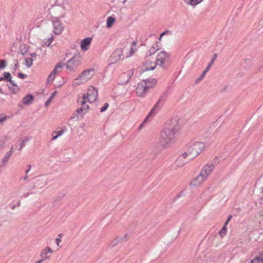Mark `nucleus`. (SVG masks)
Instances as JSON below:
<instances>
[{"label": "nucleus", "mask_w": 263, "mask_h": 263, "mask_svg": "<svg viewBox=\"0 0 263 263\" xmlns=\"http://www.w3.org/2000/svg\"><path fill=\"white\" fill-rule=\"evenodd\" d=\"M87 100L86 97L84 94H82V97H79L78 98L77 102L78 104L84 106Z\"/></svg>", "instance_id": "nucleus-21"}, {"label": "nucleus", "mask_w": 263, "mask_h": 263, "mask_svg": "<svg viewBox=\"0 0 263 263\" xmlns=\"http://www.w3.org/2000/svg\"><path fill=\"white\" fill-rule=\"evenodd\" d=\"M205 74H206V73L204 71H203L202 74L197 78L195 82H198L201 81L203 79V78L204 77Z\"/></svg>", "instance_id": "nucleus-40"}, {"label": "nucleus", "mask_w": 263, "mask_h": 263, "mask_svg": "<svg viewBox=\"0 0 263 263\" xmlns=\"http://www.w3.org/2000/svg\"><path fill=\"white\" fill-rule=\"evenodd\" d=\"M227 232V226H224L221 229V230L219 231V235L221 236V237H223L224 235H226V233Z\"/></svg>", "instance_id": "nucleus-28"}, {"label": "nucleus", "mask_w": 263, "mask_h": 263, "mask_svg": "<svg viewBox=\"0 0 263 263\" xmlns=\"http://www.w3.org/2000/svg\"><path fill=\"white\" fill-rule=\"evenodd\" d=\"M164 128L176 135L180 128L178 118L175 117L168 120L166 122Z\"/></svg>", "instance_id": "nucleus-4"}, {"label": "nucleus", "mask_w": 263, "mask_h": 263, "mask_svg": "<svg viewBox=\"0 0 263 263\" xmlns=\"http://www.w3.org/2000/svg\"><path fill=\"white\" fill-rule=\"evenodd\" d=\"M79 117H80V115L76 111H75L71 115L70 119L78 120Z\"/></svg>", "instance_id": "nucleus-35"}, {"label": "nucleus", "mask_w": 263, "mask_h": 263, "mask_svg": "<svg viewBox=\"0 0 263 263\" xmlns=\"http://www.w3.org/2000/svg\"><path fill=\"white\" fill-rule=\"evenodd\" d=\"M95 74V69L90 68L84 70L76 79V80L87 81L89 80Z\"/></svg>", "instance_id": "nucleus-6"}, {"label": "nucleus", "mask_w": 263, "mask_h": 263, "mask_svg": "<svg viewBox=\"0 0 263 263\" xmlns=\"http://www.w3.org/2000/svg\"><path fill=\"white\" fill-rule=\"evenodd\" d=\"M7 139L5 138L0 139V149H3L5 146Z\"/></svg>", "instance_id": "nucleus-32"}, {"label": "nucleus", "mask_w": 263, "mask_h": 263, "mask_svg": "<svg viewBox=\"0 0 263 263\" xmlns=\"http://www.w3.org/2000/svg\"><path fill=\"white\" fill-rule=\"evenodd\" d=\"M61 242V238H57L55 239V242H56V244L59 246V245H60V243Z\"/></svg>", "instance_id": "nucleus-51"}, {"label": "nucleus", "mask_w": 263, "mask_h": 263, "mask_svg": "<svg viewBox=\"0 0 263 263\" xmlns=\"http://www.w3.org/2000/svg\"><path fill=\"white\" fill-rule=\"evenodd\" d=\"M53 40V37H49L48 40L45 42V45L47 46H49L51 43L52 42Z\"/></svg>", "instance_id": "nucleus-42"}, {"label": "nucleus", "mask_w": 263, "mask_h": 263, "mask_svg": "<svg viewBox=\"0 0 263 263\" xmlns=\"http://www.w3.org/2000/svg\"><path fill=\"white\" fill-rule=\"evenodd\" d=\"M109 106V104L108 103H105L103 106H102L101 108H100V111L101 112H103V111H105L108 107Z\"/></svg>", "instance_id": "nucleus-41"}, {"label": "nucleus", "mask_w": 263, "mask_h": 263, "mask_svg": "<svg viewBox=\"0 0 263 263\" xmlns=\"http://www.w3.org/2000/svg\"><path fill=\"white\" fill-rule=\"evenodd\" d=\"M63 0H57V4L61 6L64 9H66L69 6V2L66 0V2H63Z\"/></svg>", "instance_id": "nucleus-26"}, {"label": "nucleus", "mask_w": 263, "mask_h": 263, "mask_svg": "<svg viewBox=\"0 0 263 263\" xmlns=\"http://www.w3.org/2000/svg\"><path fill=\"white\" fill-rule=\"evenodd\" d=\"M26 167L27 168H26V170L25 171V173H26V174H27L29 172V171H30L31 166V165L28 164V165H27Z\"/></svg>", "instance_id": "nucleus-47"}, {"label": "nucleus", "mask_w": 263, "mask_h": 263, "mask_svg": "<svg viewBox=\"0 0 263 263\" xmlns=\"http://www.w3.org/2000/svg\"><path fill=\"white\" fill-rule=\"evenodd\" d=\"M48 253H52V250L50 248L47 247L41 252V256L42 257L44 258V259L48 258L49 257L47 256Z\"/></svg>", "instance_id": "nucleus-20"}, {"label": "nucleus", "mask_w": 263, "mask_h": 263, "mask_svg": "<svg viewBox=\"0 0 263 263\" xmlns=\"http://www.w3.org/2000/svg\"><path fill=\"white\" fill-rule=\"evenodd\" d=\"M19 53L23 54V55H25V54L27 52V49L26 48V46L25 45H21L19 47Z\"/></svg>", "instance_id": "nucleus-29"}, {"label": "nucleus", "mask_w": 263, "mask_h": 263, "mask_svg": "<svg viewBox=\"0 0 263 263\" xmlns=\"http://www.w3.org/2000/svg\"><path fill=\"white\" fill-rule=\"evenodd\" d=\"M18 67H19L18 64L17 63L15 64L14 66V70H15L16 69H17L18 68Z\"/></svg>", "instance_id": "nucleus-56"}, {"label": "nucleus", "mask_w": 263, "mask_h": 263, "mask_svg": "<svg viewBox=\"0 0 263 263\" xmlns=\"http://www.w3.org/2000/svg\"><path fill=\"white\" fill-rule=\"evenodd\" d=\"M214 168V165L212 163L205 165L200 174L192 181L191 185L197 186L200 184L208 178Z\"/></svg>", "instance_id": "nucleus-3"}, {"label": "nucleus", "mask_w": 263, "mask_h": 263, "mask_svg": "<svg viewBox=\"0 0 263 263\" xmlns=\"http://www.w3.org/2000/svg\"><path fill=\"white\" fill-rule=\"evenodd\" d=\"M92 38L90 37H86L81 42V48L82 51H86L89 49L91 42Z\"/></svg>", "instance_id": "nucleus-14"}, {"label": "nucleus", "mask_w": 263, "mask_h": 263, "mask_svg": "<svg viewBox=\"0 0 263 263\" xmlns=\"http://www.w3.org/2000/svg\"><path fill=\"white\" fill-rule=\"evenodd\" d=\"M176 135L165 128L161 132L159 138L151 145V159H155L158 154L164 148L168 147L175 140Z\"/></svg>", "instance_id": "nucleus-1"}, {"label": "nucleus", "mask_w": 263, "mask_h": 263, "mask_svg": "<svg viewBox=\"0 0 263 263\" xmlns=\"http://www.w3.org/2000/svg\"><path fill=\"white\" fill-rule=\"evenodd\" d=\"M84 108H86V110L87 112L88 111L89 106L88 104H86V103L85 104H84Z\"/></svg>", "instance_id": "nucleus-53"}, {"label": "nucleus", "mask_w": 263, "mask_h": 263, "mask_svg": "<svg viewBox=\"0 0 263 263\" xmlns=\"http://www.w3.org/2000/svg\"><path fill=\"white\" fill-rule=\"evenodd\" d=\"M135 49H134L133 48V47H131L130 52L129 53V54L128 55L125 56V58H128L129 57L132 56L135 53Z\"/></svg>", "instance_id": "nucleus-44"}, {"label": "nucleus", "mask_w": 263, "mask_h": 263, "mask_svg": "<svg viewBox=\"0 0 263 263\" xmlns=\"http://www.w3.org/2000/svg\"><path fill=\"white\" fill-rule=\"evenodd\" d=\"M161 48V44L159 42H156L152 46L151 49L147 51L145 55V57H149L154 54L157 51L160 50Z\"/></svg>", "instance_id": "nucleus-13"}, {"label": "nucleus", "mask_w": 263, "mask_h": 263, "mask_svg": "<svg viewBox=\"0 0 263 263\" xmlns=\"http://www.w3.org/2000/svg\"><path fill=\"white\" fill-rule=\"evenodd\" d=\"M5 81V79L4 78V76L2 77H0V81Z\"/></svg>", "instance_id": "nucleus-62"}, {"label": "nucleus", "mask_w": 263, "mask_h": 263, "mask_svg": "<svg viewBox=\"0 0 263 263\" xmlns=\"http://www.w3.org/2000/svg\"><path fill=\"white\" fill-rule=\"evenodd\" d=\"M87 99L90 103L95 101L98 98V90L94 87L89 86L87 92Z\"/></svg>", "instance_id": "nucleus-10"}, {"label": "nucleus", "mask_w": 263, "mask_h": 263, "mask_svg": "<svg viewBox=\"0 0 263 263\" xmlns=\"http://www.w3.org/2000/svg\"><path fill=\"white\" fill-rule=\"evenodd\" d=\"M61 67L60 64H57L53 70L51 71L52 73H53L55 75H56L58 73V68Z\"/></svg>", "instance_id": "nucleus-38"}, {"label": "nucleus", "mask_w": 263, "mask_h": 263, "mask_svg": "<svg viewBox=\"0 0 263 263\" xmlns=\"http://www.w3.org/2000/svg\"><path fill=\"white\" fill-rule=\"evenodd\" d=\"M116 21V18L110 16L107 17V21H106V27L108 28H110L112 27L113 24L115 23Z\"/></svg>", "instance_id": "nucleus-22"}, {"label": "nucleus", "mask_w": 263, "mask_h": 263, "mask_svg": "<svg viewBox=\"0 0 263 263\" xmlns=\"http://www.w3.org/2000/svg\"><path fill=\"white\" fill-rule=\"evenodd\" d=\"M123 48H117L112 53L110 57V61L112 63H115L120 60H124L125 58L123 54Z\"/></svg>", "instance_id": "nucleus-7"}, {"label": "nucleus", "mask_w": 263, "mask_h": 263, "mask_svg": "<svg viewBox=\"0 0 263 263\" xmlns=\"http://www.w3.org/2000/svg\"><path fill=\"white\" fill-rule=\"evenodd\" d=\"M127 236V235L125 234L123 238H119V237L117 238L114 241V244L113 245V246L117 245L120 242V240H123L124 238H126V237Z\"/></svg>", "instance_id": "nucleus-37"}, {"label": "nucleus", "mask_w": 263, "mask_h": 263, "mask_svg": "<svg viewBox=\"0 0 263 263\" xmlns=\"http://www.w3.org/2000/svg\"><path fill=\"white\" fill-rule=\"evenodd\" d=\"M43 260H44L43 259H40V260H38L37 261H36L35 263H41L43 262Z\"/></svg>", "instance_id": "nucleus-60"}, {"label": "nucleus", "mask_w": 263, "mask_h": 263, "mask_svg": "<svg viewBox=\"0 0 263 263\" xmlns=\"http://www.w3.org/2000/svg\"><path fill=\"white\" fill-rule=\"evenodd\" d=\"M29 139L28 137H26L21 141L20 143V147L18 149L19 151L25 146L26 143L29 141Z\"/></svg>", "instance_id": "nucleus-30"}, {"label": "nucleus", "mask_w": 263, "mask_h": 263, "mask_svg": "<svg viewBox=\"0 0 263 263\" xmlns=\"http://www.w3.org/2000/svg\"><path fill=\"white\" fill-rule=\"evenodd\" d=\"M55 77V75L53 74V73L51 72L47 79V82H52L54 80Z\"/></svg>", "instance_id": "nucleus-33"}, {"label": "nucleus", "mask_w": 263, "mask_h": 263, "mask_svg": "<svg viewBox=\"0 0 263 263\" xmlns=\"http://www.w3.org/2000/svg\"><path fill=\"white\" fill-rule=\"evenodd\" d=\"M9 118L3 114H0V123L2 124L7 119Z\"/></svg>", "instance_id": "nucleus-36"}, {"label": "nucleus", "mask_w": 263, "mask_h": 263, "mask_svg": "<svg viewBox=\"0 0 263 263\" xmlns=\"http://www.w3.org/2000/svg\"><path fill=\"white\" fill-rule=\"evenodd\" d=\"M217 54L216 53H215L213 54V57H212V60H214V61L215 60V59L217 58Z\"/></svg>", "instance_id": "nucleus-55"}, {"label": "nucleus", "mask_w": 263, "mask_h": 263, "mask_svg": "<svg viewBox=\"0 0 263 263\" xmlns=\"http://www.w3.org/2000/svg\"><path fill=\"white\" fill-rule=\"evenodd\" d=\"M80 108H82V110H83V111H84L86 113L87 112L86 108H83V106H81V107H80Z\"/></svg>", "instance_id": "nucleus-58"}, {"label": "nucleus", "mask_w": 263, "mask_h": 263, "mask_svg": "<svg viewBox=\"0 0 263 263\" xmlns=\"http://www.w3.org/2000/svg\"><path fill=\"white\" fill-rule=\"evenodd\" d=\"M76 111L80 115L81 118L86 114V112L82 110V108H78Z\"/></svg>", "instance_id": "nucleus-39"}, {"label": "nucleus", "mask_w": 263, "mask_h": 263, "mask_svg": "<svg viewBox=\"0 0 263 263\" xmlns=\"http://www.w3.org/2000/svg\"><path fill=\"white\" fill-rule=\"evenodd\" d=\"M7 65L6 61L4 59L0 60V69H4Z\"/></svg>", "instance_id": "nucleus-34"}, {"label": "nucleus", "mask_w": 263, "mask_h": 263, "mask_svg": "<svg viewBox=\"0 0 263 263\" xmlns=\"http://www.w3.org/2000/svg\"><path fill=\"white\" fill-rule=\"evenodd\" d=\"M147 83H138L136 87V92L139 97H143L148 90L152 87L147 85Z\"/></svg>", "instance_id": "nucleus-9"}, {"label": "nucleus", "mask_w": 263, "mask_h": 263, "mask_svg": "<svg viewBox=\"0 0 263 263\" xmlns=\"http://www.w3.org/2000/svg\"><path fill=\"white\" fill-rule=\"evenodd\" d=\"M52 24L54 28V33L57 35L61 34L64 29L62 23H61L57 17H55L52 21Z\"/></svg>", "instance_id": "nucleus-12"}, {"label": "nucleus", "mask_w": 263, "mask_h": 263, "mask_svg": "<svg viewBox=\"0 0 263 263\" xmlns=\"http://www.w3.org/2000/svg\"><path fill=\"white\" fill-rule=\"evenodd\" d=\"M170 58V54L165 51H162L159 52L156 59V64L157 65L162 66L165 60H169Z\"/></svg>", "instance_id": "nucleus-11"}, {"label": "nucleus", "mask_w": 263, "mask_h": 263, "mask_svg": "<svg viewBox=\"0 0 263 263\" xmlns=\"http://www.w3.org/2000/svg\"><path fill=\"white\" fill-rule=\"evenodd\" d=\"M16 205H12V206H11V209H12V210L14 209V208L16 207Z\"/></svg>", "instance_id": "nucleus-64"}, {"label": "nucleus", "mask_w": 263, "mask_h": 263, "mask_svg": "<svg viewBox=\"0 0 263 263\" xmlns=\"http://www.w3.org/2000/svg\"><path fill=\"white\" fill-rule=\"evenodd\" d=\"M17 76L19 78H20L21 79H25V78H27V76L26 74H24L21 72H18L17 74Z\"/></svg>", "instance_id": "nucleus-45"}, {"label": "nucleus", "mask_w": 263, "mask_h": 263, "mask_svg": "<svg viewBox=\"0 0 263 263\" xmlns=\"http://www.w3.org/2000/svg\"><path fill=\"white\" fill-rule=\"evenodd\" d=\"M65 131V130L62 129L60 131H54L52 133V140L57 139L59 137L61 136L63 133Z\"/></svg>", "instance_id": "nucleus-25"}, {"label": "nucleus", "mask_w": 263, "mask_h": 263, "mask_svg": "<svg viewBox=\"0 0 263 263\" xmlns=\"http://www.w3.org/2000/svg\"><path fill=\"white\" fill-rule=\"evenodd\" d=\"M205 147L203 142L191 141L186 145L185 152L191 159H194L201 153Z\"/></svg>", "instance_id": "nucleus-2"}, {"label": "nucleus", "mask_w": 263, "mask_h": 263, "mask_svg": "<svg viewBox=\"0 0 263 263\" xmlns=\"http://www.w3.org/2000/svg\"><path fill=\"white\" fill-rule=\"evenodd\" d=\"M33 60L32 58L25 59V65L27 67H30L32 65Z\"/></svg>", "instance_id": "nucleus-31"}, {"label": "nucleus", "mask_w": 263, "mask_h": 263, "mask_svg": "<svg viewBox=\"0 0 263 263\" xmlns=\"http://www.w3.org/2000/svg\"><path fill=\"white\" fill-rule=\"evenodd\" d=\"M185 3L192 6H195L202 2L203 0H184Z\"/></svg>", "instance_id": "nucleus-23"}, {"label": "nucleus", "mask_w": 263, "mask_h": 263, "mask_svg": "<svg viewBox=\"0 0 263 263\" xmlns=\"http://www.w3.org/2000/svg\"><path fill=\"white\" fill-rule=\"evenodd\" d=\"M192 160L193 159H191V157H189L188 154L185 152L177 159L175 163L177 166L181 167Z\"/></svg>", "instance_id": "nucleus-8"}, {"label": "nucleus", "mask_w": 263, "mask_h": 263, "mask_svg": "<svg viewBox=\"0 0 263 263\" xmlns=\"http://www.w3.org/2000/svg\"><path fill=\"white\" fill-rule=\"evenodd\" d=\"M4 78L5 79V81L7 82H14L12 80L11 75L10 72H5L3 73Z\"/></svg>", "instance_id": "nucleus-24"}, {"label": "nucleus", "mask_w": 263, "mask_h": 263, "mask_svg": "<svg viewBox=\"0 0 263 263\" xmlns=\"http://www.w3.org/2000/svg\"><path fill=\"white\" fill-rule=\"evenodd\" d=\"M156 65H158L156 64V61L155 62H153L152 61L149 60H147L145 62V70H153L155 69L156 67Z\"/></svg>", "instance_id": "nucleus-17"}, {"label": "nucleus", "mask_w": 263, "mask_h": 263, "mask_svg": "<svg viewBox=\"0 0 263 263\" xmlns=\"http://www.w3.org/2000/svg\"><path fill=\"white\" fill-rule=\"evenodd\" d=\"M251 263H262L257 257H256L253 260H251Z\"/></svg>", "instance_id": "nucleus-46"}, {"label": "nucleus", "mask_w": 263, "mask_h": 263, "mask_svg": "<svg viewBox=\"0 0 263 263\" xmlns=\"http://www.w3.org/2000/svg\"><path fill=\"white\" fill-rule=\"evenodd\" d=\"M7 85L13 93H16L19 91L20 88L16 83H7Z\"/></svg>", "instance_id": "nucleus-19"}, {"label": "nucleus", "mask_w": 263, "mask_h": 263, "mask_svg": "<svg viewBox=\"0 0 263 263\" xmlns=\"http://www.w3.org/2000/svg\"><path fill=\"white\" fill-rule=\"evenodd\" d=\"M56 93H57L56 91H54L53 93H52L51 96L49 97L48 100L45 102V105L46 107L48 106L50 104L51 101L52 100V99L55 97V95Z\"/></svg>", "instance_id": "nucleus-27"}, {"label": "nucleus", "mask_w": 263, "mask_h": 263, "mask_svg": "<svg viewBox=\"0 0 263 263\" xmlns=\"http://www.w3.org/2000/svg\"><path fill=\"white\" fill-rule=\"evenodd\" d=\"M12 146L11 147L10 150L8 152H7L5 156L2 159V165L1 166L4 167L6 166L7 163L8 162L10 157L11 156V155L13 154V151H12Z\"/></svg>", "instance_id": "nucleus-16"}, {"label": "nucleus", "mask_w": 263, "mask_h": 263, "mask_svg": "<svg viewBox=\"0 0 263 263\" xmlns=\"http://www.w3.org/2000/svg\"><path fill=\"white\" fill-rule=\"evenodd\" d=\"M30 55L32 57V58H36V56H37V54L35 52H33V53H31L30 54Z\"/></svg>", "instance_id": "nucleus-54"}, {"label": "nucleus", "mask_w": 263, "mask_h": 263, "mask_svg": "<svg viewBox=\"0 0 263 263\" xmlns=\"http://www.w3.org/2000/svg\"><path fill=\"white\" fill-rule=\"evenodd\" d=\"M142 81H143V82H145V83L151 82L149 79H146L145 80H143Z\"/></svg>", "instance_id": "nucleus-59"}, {"label": "nucleus", "mask_w": 263, "mask_h": 263, "mask_svg": "<svg viewBox=\"0 0 263 263\" xmlns=\"http://www.w3.org/2000/svg\"><path fill=\"white\" fill-rule=\"evenodd\" d=\"M34 97L33 95L29 94L25 96L22 100V102L23 104L26 105H29L33 102Z\"/></svg>", "instance_id": "nucleus-18"}, {"label": "nucleus", "mask_w": 263, "mask_h": 263, "mask_svg": "<svg viewBox=\"0 0 263 263\" xmlns=\"http://www.w3.org/2000/svg\"><path fill=\"white\" fill-rule=\"evenodd\" d=\"M58 64L61 65V67L58 68V72H60L62 70V69L63 68V67L65 66V63H59Z\"/></svg>", "instance_id": "nucleus-49"}, {"label": "nucleus", "mask_w": 263, "mask_h": 263, "mask_svg": "<svg viewBox=\"0 0 263 263\" xmlns=\"http://www.w3.org/2000/svg\"><path fill=\"white\" fill-rule=\"evenodd\" d=\"M27 178H28V176L27 175L25 177H23V179L24 180H26Z\"/></svg>", "instance_id": "nucleus-63"}, {"label": "nucleus", "mask_w": 263, "mask_h": 263, "mask_svg": "<svg viewBox=\"0 0 263 263\" xmlns=\"http://www.w3.org/2000/svg\"><path fill=\"white\" fill-rule=\"evenodd\" d=\"M172 34L171 31L167 30L162 32L161 33V36H163V35H168V34Z\"/></svg>", "instance_id": "nucleus-43"}, {"label": "nucleus", "mask_w": 263, "mask_h": 263, "mask_svg": "<svg viewBox=\"0 0 263 263\" xmlns=\"http://www.w3.org/2000/svg\"><path fill=\"white\" fill-rule=\"evenodd\" d=\"M28 195H29V194L28 193H25V194H24V196L25 197H27Z\"/></svg>", "instance_id": "nucleus-61"}, {"label": "nucleus", "mask_w": 263, "mask_h": 263, "mask_svg": "<svg viewBox=\"0 0 263 263\" xmlns=\"http://www.w3.org/2000/svg\"><path fill=\"white\" fill-rule=\"evenodd\" d=\"M211 66H212L211 65L208 64V66L206 67V68L203 71L206 73L209 70Z\"/></svg>", "instance_id": "nucleus-52"}, {"label": "nucleus", "mask_w": 263, "mask_h": 263, "mask_svg": "<svg viewBox=\"0 0 263 263\" xmlns=\"http://www.w3.org/2000/svg\"><path fill=\"white\" fill-rule=\"evenodd\" d=\"M232 218V215H229L227 220H226V222L224 223L225 226H227L229 222L231 220Z\"/></svg>", "instance_id": "nucleus-48"}, {"label": "nucleus", "mask_w": 263, "mask_h": 263, "mask_svg": "<svg viewBox=\"0 0 263 263\" xmlns=\"http://www.w3.org/2000/svg\"><path fill=\"white\" fill-rule=\"evenodd\" d=\"M161 101V98L156 103V104L153 106L148 115L147 116L146 118H145L144 122L146 121L147 119H148L149 118H151L152 116H153L154 114H155L160 109L158 105Z\"/></svg>", "instance_id": "nucleus-15"}, {"label": "nucleus", "mask_w": 263, "mask_h": 263, "mask_svg": "<svg viewBox=\"0 0 263 263\" xmlns=\"http://www.w3.org/2000/svg\"><path fill=\"white\" fill-rule=\"evenodd\" d=\"M81 58L79 55H75L70 59L65 64L66 69L69 71H75L80 66Z\"/></svg>", "instance_id": "nucleus-5"}, {"label": "nucleus", "mask_w": 263, "mask_h": 263, "mask_svg": "<svg viewBox=\"0 0 263 263\" xmlns=\"http://www.w3.org/2000/svg\"><path fill=\"white\" fill-rule=\"evenodd\" d=\"M258 259L260 260V261L263 263V253L260 254L258 256H257Z\"/></svg>", "instance_id": "nucleus-50"}, {"label": "nucleus", "mask_w": 263, "mask_h": 263, "mask_svg": "<svg viewBox=\"0 0 263 263\" xmlns=\"http://www.w3.org/2000/svg\"><path fill=\"white\" fill-rule=\"evenodd\" d=\"M214 60H212L211 59L210 62L209 63V65H211V66L213 64L214 62Z\"/></svg>", "instance_id": "nucleus-57"}]
</instances>
